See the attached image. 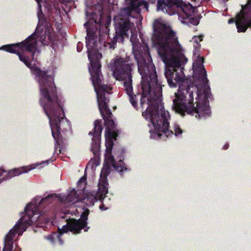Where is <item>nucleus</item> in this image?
<instances>
[{
    "label": "nucleus",
    "mask_w": 251,
    "mask_h": 251,
    "mask_svg": "<svg viewBox=\"0 0 251 251\" xmlns=\"http://www.w3.org/2000/svg\"><path fill=\"white\" fill-rule=\"evenodd\" d=\"M144 52L139 50L133 51L134 58L138 65V72L142 76V92L140 99V105L142 110L145 104L148 105L146 110L142 112V116L146 120H149L154 127L153 131L150 130L151 136L156 134L158 137L164 133L166 137L174 134L178 136L182 134L183 130L179 125L175 124L173 126L174 131L169 130L168 119L169 113L166 111L162 105L152 104L149 95H153L158 99L162 95V85L158 82L156 69L153 64L149 48L146 44L144 46Z\"/></svg>",
    "instance_id": "nucleus-1"
},
{
    "label": "nucleus",
    "mask_w": 251,
    "mask_h": 251,
    "mask_svg": "<svg viewBox=\"0 0 251 251\" xmlns=\"http://www.w3.org/2000/svg\"><path fill=\"white\" fill-rule=\"evenodd\" d=\"M153 29L152 46L156 48L162 61L170 65L164 73L168 84L171 88L180 86L185 80L182 66L186 63L187 58L180 52L176 33L170 27L157 21L153 24Z\"/></svg>",
    "instance_id": "nucleus-2"
},
{
    "label": "nucleus",
    "mask_w": 251,
    "mask_h": 251,
    "mask_svg": "<svg viewBox=\"0 0 251 251\" xmlns=\"http://www.w3.org/2000/svg\"><path fill=\"white\" fill-rule=\"evenodd\" d=\"M25 51L26 50H21L17 55L19 60L30 69L37 77L41 95L40 103L50 120L52 136L57 143L61 137V128H63L64 125L67 122L57 94L53 77L48 75L47 71L32 66L29 57L25 54Z\"/></svg>",
    "instance_id": "nucleus-3"
},
{
    "label": "nucleus",
    "mask_w": 251,
    "mask_h": 251,
    "mask_svg": "<svg viewBox=\"0 0 251 251\" xmlns=\"http://www.w3.org/2000/svg\"><path fill=\"white\" fill-rule=\"evenodd\" d=\"M204 61L203 57H199L197 59V63L199 65L200 75L199 79L201 84L197 86V97L199 100L197 101V107L194 106L193 103L194 96L193 91L186 90V93H175L176 98L173 100V108L177 113L182 116L185 115V113L189 115H194L196 118L200 119L202 117L209 116L210 115V106L209 105L208 98L211 95L210 88L208 85V80L207 78L206 72L202 64Z\"/></svg>",
    "instance_id": "nucleus-4"
},
{
    "label": "nucleus",
    "mask_w": 251,
    "mask_h": 251,
    "mask_svg": "<svg viewBox=\"0 0 251 251\" xmlns=\"http://www.w3.org/2000/svg\"><path fill=\"white\" fill-rule=\"evenodd\" d=\"M109 100H98L100 113L106 126L105 146L104 162L101 170L99 182L98 191L88 192L83 198L84 202L87 205H93L98 201H101L105 197L108 191L107 176L110 174V109L108 103Z\"/></svg>",
    "instance_id": "nucleus-5"
},
{
    "label": "nucleus",
    "mask_w": 251,
    "mask_h": 251,
    "mask_svg": "<svg viewBox=\"0 0 251 251\" xmlns=\"http://www.w3.org/2000/svg\"><path fill=\"white\" fill-rule=\"evenodd\" d=\"M114 62L111 65L112 75L117 80L124 81V86L126 93L129 97L130 102L136 109H138V96L141 95V93H137L134 94L133 92L132 64L128 63L125 59L121 57H117L114 59Z\"/></svg>",
    "instance_id": "nucleus-6"
},
{
    "label": "nucleus",
    "mask_w": 251,
    "mask_h": 251,
    "mask_svg": "<svg viewBox=\"0 0 251 251\" xmlns=\"http://www.w3.org/2000/svg\"><path fill=\"white\" fill-rule=\"evenodd\" d=\"M25 214L18 221L14 228L11 229L4 238V247L3 251H12L13 248V240L15 235L19 232L20 229L25 231L27 227L31 225L32 221L31 218L35 215L33 210V205L28 203L25 208Z\"/></svg>",
    "instance_id": "nucleus-7"
},
{
    "label": "nucleus",
    "mask_w": 251,
    "mask_h": 251,
    "mask_svg": "<svg viewBox=\"0 0 251 251\" xmlns=\"http://www.w3.org/2000/svg\"><path fill=\"white\" fill-rule=\"evenodd\" d=\"M114 28L115 35L113 38H111V49H115V45L117 42L123 43L124 38H128V31L133 25V24L130 21L125 18L120 14L116 16L114 18Z\"/></svg>",
    "instance_id": "nucleus-8"
},
{
    "label": "nucleus",
    "mask_w": 251,
    "mask_h": 251,
    "mask_svg": "<svg viewBox=\"0 0 251 251\" xmlns=\"http://www.w3.org/2000/svg\"><path fill=\"white\" fill-rule=\"evenodd\" d=\"M36 34L33 33L21 42L3 45L1 49L8 52L17 55L21 50H25L30 52L33 57L36 50Z\"/></svg>",
    "instance_id": "nucleus-9"
},
{
    "label": "nucleus",
    "mask_w": 251,
    "mask_h": 251,
    "mask_svg": "<svg viewBox=\"0 0 251 251\" xmlns=\"http://www.w3.org/2000/svg\"><path fill=\"white\" fill-rule=\"evenodd\" d=\"M121 133V130L116 128L114 121L111 119V153L114 145L113 141L118 140L117 138ZM123 160V157L121 155L119 160L116 161L114 157L111 153V167H113L115 170L119 172L121 175H122V172L124 171L127 170Z\"/></svg>",
    "instance_id": "nucleus-10"
},
{
    "label": "nucleus",
    "mask_w": 251,
    "mask_h": 251,
    "mask_svg": "<svg viewBox=\"0 0 251 251\" xmlns=\"http://www.w3.org/2000/svg\"><path fill=\"white\" fill-rule=\"evenodd\" d=\"M251 11V0L242 5V9L236 16V25L239 32H244L248 27L251 29V19H248V13Z\"/></svg>",
    "instance_id": "nucleus-11"
},
{
    "label": "nucleus",
    "mask_w": 251,
    "mask_h": 251,
    "mask_svg": "<svg viewBox=\"0 0 251 251\" xmlns=\"http://www.w3.org/2000/svg\"><path fill=\"white\" fill-rule=\"evenodd\" d=\"M89 213V210L86 209L81 213L80 218L79 219H70L68 220L70 231L74 234L80 233L82 229H84L85 232L88 231L89 227H87V221Z\"/></svg>",
    "instance_id": "nucleus-12"
},
{
    "label": "nucleus",
    "mask_w": 251,
    "mask_h": 251,
    "mask_svg": "<svg viewBox=\"0 0 251 251\" xmlns=\"http://www.w3.org/2000/svg\"><path fill=\"white\" fill-rule=\"evenodd\" d=\"M101 123V121L100 120H97L94 123V131L93 132L90 131L89 133V135H93L91 151H92L95 156L99 155V142L102 130Z\"/></svg>",
    "instance_id": "nucleus-13"
},
{
    "label": "nucleus",
    "mask_w": 251,
    "mask_h": 251,
    "mask_svg": "<svg viewBox=\"0 0 251 251\" xmlns=\"http://www.w3.org/2000/svg\"><path fill=\"white\" fill-rule=\"evenodd\" d=\"M182 0H158L157 10L166 12L170 15L176 14L177 8Z\"/></svg>",
    "instance_id": "nucleus-14"
},
{
    "label": "nucleus",
    "mask_w": 251,
    "mask_h": 251,
    "mask_svg": "<svg viewBox=\"0 0 251 251\" xmlns=\"http://www.w3.org/2000/svg\"><path fill=\"white\" fill-rule=\"evenodd\" d=\"M43 5L45 12L49 18H54V14L56 15L60 14V10L55 0H44Z\"/></svg>",
    "instance_id": "nucleus-15"
},
{
    "label": "nucleus",
    "mask_w": 251,
    "mask_h": 251,
    "mask_svg": "<svg viewBox=\"0 0 251 251\" xmlns=\"http://www.w3.org/2000/svg\"><path fill=\"white\" fill-rule=\"evenodd\" d=\"M142 5H146L145 1L143 0H131L129 6L124 8L121 11L122 14H126L130 16L133 11L137 13L140 12V8Z\"/></svg>",
    "instance_id": "nucleus-16"
},
{
    "label": "nucleus",
    "mask_w": 251,
    "mask_h": 251,
    "mask_svg": "<svg viewBox=\"0 0 251 251\" xmlns=\"http://www.w3.org/2000/svg\"><path fill=\"white\" fill-rule=\"evenodd\" d=\"M30 170H31V169H27L25 167H23L14 169L11 172L8 173L3 169H0V183H1L3 180L11 178L12 176H18L22 173H27Z\"/></svg>",
    "instance_id": "nucleus-17"
},
{
    "label": "nucleus",
    "mask_w": 251,
    "mask_h": 251,
    "mask_svg": "<svg viewBox=\"0 0 251 251\" xmlns=\"http://www.w3.org/2000/svg\"><path fill=\"white\" fill-rule=\"evenodd\" d=\"M181 2V4H179L178 7V9L177 8L176 14L182 12L185 15V17H184V19L189 18L192 17L194 15L195 8L189 3L186 4L182 0Z\"/></svg>",
    "instance_id": "nucleus-18"
},
{
    "label": "nucleus",
    "mask_w": 251,
    "mask_h": 251,
    "mask_svg": "<svg viewBox=\"0 0 251 251\" xmlns=\"http://www.w3.org/2000/svg\"><path fill=\"white\" fill-rule=\"evenodd\" d=\"M34 33H35L36 35V42L38 39V40L44 46L49 45L53 42V37L50 33H48V34L45 33L43 35L40 36L39 37L37 36L36 32H34Z\"/></svg>",
    "instance_id": "nucleus-19"
},
{
    "label": "nucleus",
    "mask_w": 251,
    "mask_h": 251,
    "mask_svg": "<svg viewBox=\"0 0 251 251\" xmlns=\"http://www.w3.org/2000/svg\"><path fill=\"white\" fill-rule=\"evenodd\" d=\"M79 200V196L77 194L76 190L73 189L66 196L65 200V202L75 203L76 202H77Z\"/></svg>",
    "instance_id": "nucleus-20"
},
{
    "label": "nucleus",
    "mask_w": 251,
    "mask_h": 251,
    "mask_svg": "<svg viewBox=\"0 0 251 251\" xmlns=\"http://www.w3.org/2000/svg\"><path fill=\"white\" fill-rule=\"evenodd\" d=\"M55 197V194L49 195L46 197L43 198L39 203V205L41 206L42 204H48L52 202V200Z\"/></svg>",
    "instance_id": "nucleus-21"
},
{
    "label": "nucleus",
    "mask_w": 251,
    "mask_h": 251,
    "mask_svg": "<svg viewBox=\"0 0 251 251\" xmlns=\"http://www.w3.org/2000/svg\"><path fill=\"white\" fill-rule=\"evenodd\" d=\"M86 185V176H82L77 182V186L79 189L84 190L85 188Z\"/></svg>",
    "instance_id": "nucleus-22"
},
{
    "label": "nucleus",
    "mask_w": 251,
    "mask_h": 251,
    "mask_svg": "<svg viewBox=\"0 0 251 251\" xmlns=\"http://www.w3.org/2000/svg\"><path fill=\"white\" fill-rule=\"evenodd\" d=\"M59 230H60V233H67L68 231H70V226L68 225V222L66 226H63L62 228Z\"/></svg>",
    "instance_id": "nucleus-23"
},
{
    "label": "nucleus",
    "mask_w": 251,
    "mask_h": 251,
    "mask_svg": "<svg viewBox=\"0 0 251 251\" xmlns=\"http://www.w3.org/2000/svg\"><path fill=\"white\" fill-rule=\"evenodd\" d=\"M203 36L202 35H200L199 36H195L193 39L195 41L196 43H197L198 45L199 44V43L202 41Z\"/></svg>",
    "instance_id": "nucleus-24"
},
{
    "label": "nucleus",
    "mask_w": 251,
    "mask_h": 251,
    "mask_svg": "<svg viewBox=\"0 0 251 251\" xmlns=\"http://www.w3.org/2000/svg\"><path fill=\"white\" fill-rule=\"evenodd\" d=\"M190 22L193 25H198L199 23V20L195 17H190Z\"/></svg>",
    "instance_id": "nucleus-25"
},
{
    "label": "nucleus",
    "mask_w": 251,
    "mask_h": 251,
    "mask_svg": "<svg viewBox=\"0 0 251 251\" xmlns=\"http://www.w3.org/2000/svg\"><path fill=\"white\" fill-rule=\"evenodd\" d=\"M38 8H39V11L37 13V16H38V18L39 20H41L42 17H44V14H43V13L42 10V7L41 8H39L38 7Z\"/></svg>",
    "instance_id": "nucleus-26"
},
{
    "label": "nucleus",
    "mask_w": 251,
    "mask_h": 251,
    "mask_svg": "<svg viewBox=\"0 0 251 251\" xmlns=\"http://www.w3.org/2000/svg\"><path fill=\"white\" fill-rule=\"evenodd\" d=\"M60 3H71L72 0H59Z\"/></svg>",
    "instance_id": "nucleus-27"
},
{
    "label": "nucleus",
    "mask_w": 251,
    "mask_h": 251,
    "mask_svg": "<svg viewBox=\"0 0 251 251\" xmlns=\"http://www.w3.org/2000/svg\"><path fill=\"white\" fill-rule=\"evenodd\" d=\"M47 238L51 242H54V239H53V237L52 235H48L47 237Z\"/></svg>",
    "instance_id": "nucleus-28"
},
{
    "label": "nucleus",
    "mask_w": 251,
    "mask_h": 251,
    "mask_svg": "<svg viewBox=\"0 0 251 251\" xmlns=\"http://www.w3.org/2000/svg\"><path fill=\"white\" fill-rule=\"evenodd\" d=\"M100 208L102 210H105L107 209V208L105 206V205L103 204H101L100 205Z\"/></svg>",
    "instance_id": "nucleus-29"
},
{
    "label": "nucleus",
    "mask_w": 251,
    "mask_h": 251,
    "mask_svg": "<svg viewBox=\"0 0 251 251\" xmlns=\"http://www.w3.org/2000/svg\"><path fill=\"white\" fill-rule=\"evenodd\" d=\"M35 0L36 1V2L38 3V7L39 8H41V0Z\"/></svg>",
    "instance_id": "nucleus-30"
},
{
    "label": "nucleus",
    "mask_w": 251,
    "mask_h": 251,
    "mask_svg": "<svg viewBox=\"0 0 251 251\" xmlns=\"http://www.w3.org/2000/svg\"><path fill=\"white\" fill-rule=\"evenodd\" d=\"M228 147H229V145L227 144L225 146H224L223 147V149L226 150L228 148Z\"/></svg>",
    "instance_id": "nucleus-31"
},
{
    "label": "nucleus",
    "mask_w": 251,
    "mask_h": 251,
    "mask_svg": "<svg viewBox=\"0 0 251 251\" xmlns=\"http://www.w3.org/2000/svg\"><path fill=\"white\" fill-rule=\"evenodd\" d=\"M79 44H80L79 43H78L77 44V51H78V52H80V51H81V50H78V46H79Z\"/></svg>",
    "instance_id": "nucleus-32"
},
{
    "label": "nucleus",
    "mask_w": 251,
    "mask_h": 251,
    "mask_svg": "<svg viewBox=\"0 0 251 251\" xmlns=\"http://www.w3.org/2000/svg\"><path fill=\"white\" fill-rule=\"evenodd\" d=\"M233 21V19H230V20H229V23L232 22Z\"/></svg>",
    "instance_id": "nucleus-33"
},
{
    "label": "nucleus",
    "mask_w": 251,
    "mask_h": 251,
    "mask_svg": "<svg viewBox=\"0 0 251 251\" xmlns=\"http://www.w3.org/2000/svg\"><path fill=\"white\" fill-rule=\"evenodd\" d=\"M114 2H115V0H113V4H115V3ZM116 4H117V3H116Z\"/></svg>",
    "instance_id": "nucleus-34"
},
{
    "label": "nucleus",
    "mask_w": 251,
    "mask_h": 251,
    "mask_svg": "<svg viewBox=\"0 0 251 251\" xmlns=\"http://www.w3.org/2000/svg\"><path fill=\"white\" fill-rule=\"evenodd\" d=\"M101 14H102V12L100 13V19L101 18Z\"/></svg>",
    "instance_id": "nucleus-35"
},
{
    "label": "nucleus",
    "mask_w": 251,
    "mask_h": 251,
    "mask_svg": "<svg viewBox=\"0 0 251 251\" xmlns=\"http://www.w3.org/2000/svg\"><path fill=\"white\" fill-rule=\"evenodd\" d=\"M153 0V2H155V0Z\"/></svg>",
    "instance_id": "nucleus-36"
},
{
    "label": "nucleus",
    "mask_w": 251,
    "mask_h": 251,
    "mask_svg": "<svg viewBox=\"0 0 251 251\" xmlns=\"http://www.w3.org/2000/svg\"><path fill=\"white\" fill-rule=\"evenodd\" d=\"M110 0H108V1H109Z\"/></svg>",
    "instance_id": "nucleus-37"
}]
</instances>
